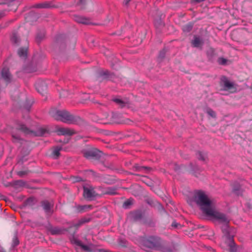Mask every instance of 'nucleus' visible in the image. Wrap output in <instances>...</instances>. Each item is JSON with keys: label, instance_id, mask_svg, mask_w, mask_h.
Masks as SVG:
<instances>
[{"label": "nucleus", "instance_id": "4c0bfd02", "mask_svg": "<svg viewBox=\"0 0 252 252\" xmlns=\"http://www.w3.org/2000/svg\"><path fill=\"white\" fill-rule=\"evenodd\" d=\"M227 60L224 58H220L219 59V62L221 64H225Z\"/></svg>", "mask_w": 252, "mask_h": 252}, {"label": "nucleus", "instance_id": "37998d69", "mask_svg": "<svg viewBox=\"0 0 252 252\" xmlns=\"http://www.w3.org/2000/svg\"><path fill=\"white\" fill-rule=\"evenodd\" d=\"M164 55H165V52L164 51H162L160 52L159 56L161 58H163V57H164Z\"/></svg>", "mask_w": 252, "mask_h": 252}, {"label": "nucleus", "instance_id": "aec40b11", "mask_svg": "<svg viewBox=\"0 0 252 252\" xmlns=\"http://www.w3.org/2000/svg\"><path fill=\"white\" fill-rule=\"evenodd\" d=\"M13 184L15 188H28V184L23 180L15 181Z\"/></svg>", "mask_w": 252, "mask_h": 252}, {"label": "nucleus", "instance_id": "a19ab883", "mask_svg": "<svg viewBox=\"0 0 252 252\" xmlns=\"http://www.w3.org/2000/svg\"><path fill=\"white\" fill-rule=\"evenodd\" d=\"M26 174H27L26 171H19L18 172V175H19L20 176H23V175H25Z\"/></svg>", "mask_w": 252, "mask_h": 252}, {"label": "nucleus", "instance_id": "de8ad7c7", "mask_svg": "<svg viewBox=\"0 0 252 252\" xmlns=\"http://www.w3.org/2000/svg\"><path fill=\"white\" fill-rule=\"evenodd\" d=\"M138 191V190L134 189L133 190V192H132V194L134 195L135 196L137 195L136 191Z\"/></svg>", "mask_w": 252, "mask_h": 252}, {"label": "nucleus", "instance_id": "49530a36", "mask_svg": "<svg viewBox=\"0 0 252 252\" xmlns=\"http://www.w3.org/2000/svg\"><path fill=\"white\" fill-rule=\"evenodd\" d=\"M177 225H178V224H177V223H176V222H173V223H172V226H174V227H177Z\"/></svg>", "mask_w": 252, "mask_h": 252}, {"label": "nucleus", "instance_id": "2eb2a0df", "mask_svg": "<svg viewBox=\"0 0 252 252\" xmlns=\"http://www.w3.org/2000/svg\"><path fill=\"white\" fill-rule=\"evenodd\" d=\"M74 20L77 23L86 25H88L90 23L89 19H87L84 17L80 16H75L74 17Z\"/></svg>", "mask_w": 252, "mask_h": 252}, {"label": "nucleus", "instance_id": "1a4fd4ad", "mask_svg": "<svg viewBox=\"0 0 252 252\" xmlns=\"http://www.w3.org/2000/svg\"><path fill=\"white\" fill-rule=\"evenodd\" d=\"M58 135H72L76 133L74 130L67 127H59L57 129Z\"/></svg>", "mask_w": 252, "mask_h": 252}, {"label": "nucleus", "instance_id": "f03ea898", "mask_svg": "<svg viewBox=\"0 0 252 252\" xmlns=\"http://www.w3.org/2000/svg\"><path fill=\"white\" fill-rule=\"evenodd\" d=\"M50 114L55 119L68 124H76L80 119L79 117L74 116L64 110H52L50 111Z\"/></svg>", "mask_w": 252, "mask_h": 252}, {"label": "nucleus", "instance_id": "c756f323", "mask_svg": "<svg viewBox=\"0 0 252 252\" xmlns=\"http://www.w3.org/2000/svg\"><path fill=\"white\" fill-rule=\"evenodd\" d=\"M132 204V200L128 199L126 201H125L123 203V207L124 208L128 209L129 208V206Z\"/></svg>", "mask_w": 252, "mask_h": 252}, {"label": "nucleus", "instance_id": "9d476101", "mask_svg": "<svg viewBox=\"0 0 252 252\" xmlns=\"http://www.w3.org/2000/svg\"><path fill=\"white\" fill-rule=\"evenodd\" d=\"M1 76L6 83H9L11 80L12 76L9 72V69L7 67L2 68L1 72Z\"/></svg>", "mask_w": 252, "mask_h": 252}, {"label": "nucleus", "instance_id": "09e8293b", "mask_svg": "<svg viewBox=\"0 0 252 252\" xmlns=\"http://www.w3.org/2000/svg\"><path fill=\"white\" fill-rule=\"evenodd\" d=\"M24 196H22V195H21L20 196H19L18 197V199H19V200H22L23 198H24Z\"/></svg>", "mask_w": 252, "mask_h": 252}, {"label": "nucleus", "instance_id": "f3484780", "mask_svg": "<svg viewBox=\"0 0 252 252\" xmlns=\"http://www.w3.org/2000/svg\"><path fill=\"white\" fill-rule=\"evenodd\" d=\"M64 230L57 227H51L49 228V231L53 235H58L63 233Z\"/></svg>", "mask_w": 252, "mask_h": 252}, {"label": "nucleus", "instance_id": "2f4dec72", "mask_svg": "<svg viewBox=\"0 0 252 252\" xmlns=\"http://www.w3.org/2000/svg\"><path fill=\"white\" fill-rule=\"evenodd\" d=\"M83 187L84 189H93L92 187L91 186L90 182L88 181H85L83 183Z\"/></svg>", "mask_w": 252, "mask_h": 252}, {"label": "nucleus", "instance_id": "ddd939ff", "mask_svg": "<svg viewBox=\"0 0 252 252\" xmlns=\"http://www.w3.org/2000/svg\"><path fill=\"white\" fill-rule=\"evenodd\" d=\"M133 170L135 171L142 172L144 173H149L152 170V168L147 166H140L137 164L133 167Z\"/></svg>", "mask_w": 252, "mask_h": 252}, {"label": "nucleus", "instance_id": "e433bc0d", "mask_svg": "<svg viewBox=\"0 0 252 252\" xmlns=\"http://www.w3.org/2000/svg\"><path fill=\"white\" fill-rule=\"evenodd\" d=\"M48 7V4L47 3H40L36 5L37 8H46Z\"/></svg>", "mask_w": 252, "mask_h": 252}, {"label": "nucleus", "instance_id": "393cba45", "mask_svg": "<svg viewBox=\"0 0 252 252\" xmlns=\"http://www.w3.org/2000/svg\"><path fill=\"white\" fill-rule=\"evenodd\" d=\"M42 84H40L39 83H37L36 84V90H37V91L38 92H39L40 93H42V92L44 91V90H45L46 89V86L45 85V86H42V88H41V85H42L44 83H41Z\"/></svg>", "mask_w": 252, "mask_h": 252}, {"label": "nucleus", "instance_id": "a211bd4d", "mask_svg": "<svg viewBox=\"0 0 252 252\" xmlns=\"http://www.w3.org/2000/svg\"><path fill=\"white\" fill-rule=\"evenodd\" d=\"M90 220V219L89 218H83L79 220L77 222L74 223L73 226L75 227L78 228L83 224L89 222Z\"/></svg>", "mask_w": 252, "mask_h": 252}, {"label": "nucleus", "instance_id": "473e14b6", "mask_svg": "<svg viewBox=\"0 0 252 252\" xmlns=\"http://www.w3.org/2000/svg\"><path fill=\"white\" fill-rule=\"evenodd\" d=\"M113 101L117 104H119L121 107L125 106V102L119 98H115L113 99Z\"/></svg>", "mask_w": 252, "mask_h": 252}, {"label": "nucleus", "instance_id": "c9c22d12", "mask_svg": "<svg viewBox=\"0 0 252 252\" xmlns=\"http://www.w3.org/2000/svg\"><path fill=\"white\" fill-rule=\"evenodd\" d=\"M34 201V199L33 198H29L27 199L25 203L26 205H32L33 202Z\"/></svg>", "mask_w": 252, "mask_h": 252}, {"label": "nucleus", "instance_id": "0eeeda50", "mask_svg": "<svg viewBox=\"0 0 252 252\" xmlns=\"http://www.w3.org/2000/svg\"><path fill=\"white\" fill-rule=\"evenodd\" d=\"M100 151L96 149H90L83 151L84 157L88 159L98 158L100 157Z\"/></svg>", "mask_w": 252, "mask_h": 252}, {"label": "nucleus", "instance_id": "cd10ccee", "mask_svg": "<svg viewBox=\"0 0 252 252\" xmlns=\"http://www.w3.org/2000/svg\"><path fill=\"white\" fill-rule=\"evenodd\" d=\"M61 148L57 147L53 150V154L55 157V158H57L60 155V152Z\"/></svg>", "mask_w": 252, "mask_h": 252}, {"label": "nucleus", "instance_id": "58836bf2", "mask_svg": "<svg viewBox=\"0 0 252 252\" xmlns=\"http://www.w3.org/2000/svg\"><path fill=\"white\" fill-rule=\"evenodd\" d=\"M19 244V241L17 238L15 237L14 238L13 240V246H16Z\"/></svg>", "mask_w": 252, "mask_h": 252}, {"label": "nucleus", "instance_id": "f257e3e1", "mask_svg": "<svg viewBox=\"0 0 252 252\" xmlns=\"http://www.w3.org/2000/svg\"><path fill=\"white\" fill-rule=\"evenodd\" d=\"M184 190L183 193L188 196V201L195 202L204 214L214 205L212 198L202 190H194L192 192Z\"/></svg>", "mask_w": 252, "mask_h": 252}, {"label": "nucleus", "instance_id": "7ed1b4c3", "mask_svg": "<svg viewBox=\"0 0 252 252\" xmlns=\"http://www.w3.org/2000/svg\"><path fill=\"white\" fill-rule=\"evenodd\" d=\"M205 214L218 220L220 223L223 224H228L229 223V220L228 218L224 214L217 211L215 209L214 205L208 211H206Z\"/></svg>", "mask_w": 252, "mask_h": 252}, {"label": "nucleus", "instance_id": "6e6552de", "mask_svg": "<svg viewBox=\"0 0 252 252\" xmlns=\"http://www.w3.org/2000/svg\"><path fill=\"white\" fill-rule=\"evenodd\" d=\"M160 243V238L158 237L151 236L145 241L146 245L149 248H153L157 246Z\"/></svg>", "mask_w": 252, "mask_h": 252}, {"label": "nucleus", "instance_id": "4be33fe9", "mask_svg": "<svg viewBox=\"0 0 252 252\" xmlns=\"http://www.w3.org/2000/svg\"><path fill=\"white\" fill-rule=\"evenodd\" d=\"M73 243L85 251H88L89 249L88 246L83 245L82 242L78 240L74 239L73 240Z\"/></svg>", "mask_w": 252, "mask_h": 252}, {"label": "nucleus", "instance_id": "412c9836", "mask_svg": "<svg viewBox=\"0 0 252 252\" xmlns=\"http://www.w3.org/2000/svg\"><path fill=\"white\" fill-rule=\"evenodd\" d=\"M12 141L14 143H21V141L23 140L21 138L20 135L19 133H17L14 131H13L12 133Z\"/></svg>", "mask_w": 252, "mask_h": 252}, {"label": "nucleus", "instance_id": "39448f33", "mask_svg": "<svg viewBox=\"0 0 252 252\" xmlns=\"http://www.w3.org/2000/svg\"><path fill=\"white\" fill-rule=\"evenodd\" d=\"M17 129L26 134H29L32 136H42L47 132L46 129L44 128H40L37 131L35 132L30 130L23 125H19L17 126Z\"/></svg>", "mask_w": 252, "mask_h": 252}, {"label": "nucleus", "instance_id": "f704fd0d", "mask_svg": "<svg viewBox=\"0 0 252 252\" xmlns=\"http://www.w3.org/2000/svg\"><path fill=\"white\" fill-rule=\"evenodd\" d=\"M207 113L213 118H215L216 116L215 112L211 108H208L207 110Z\"/></svg>", "mask_w": 252, "mask_h": 252}, {"label": "nucleus", "instance_id": "bb28decb", "mask_svg": "<svg viewBox=\"0 0 252 252\" xmlns=\"http://www.w3.org/2000/svg\"><path fill=\"white\" fill-rule=\"evenodd\" d=\"M82 180V178L78 176H71L69 178V181L73 183L79 182Z\"/></svg>", "mask_w": 252, "mask_h": 252}, {"label": "nucleus", "instance_id": "3c124183", "mask_svg": "<svg viewBox=\"0 0 252 252\" xmlns=\"http://www.w3.org/2000/svg\"><path fill=\"white\" fill-rule=\"evenodd\" d=\"M85 0H80L81 2H83Z\"/></svg>", "mask_w": 252, "mask_h": 252}, {"label": "nucleus", "instance_id": "a878e982", "mask_svg": "<svg viewBox=\"0 0 252 252\" xmlns=\"http://www.w3.org/2000/svg\"><path fill=\"white\" fill-rule=\"evenodd\" d=\"M229 246L230 247V252H235L236 251L235 245L233 241V239H232V242L229 241H227Z\"/></svg>", "mask_w": 252, "mask_h": 252}, {"label": "nucleus", "instance_id": "dca6fc26", "mask_svg": "<svg viewBox=\"0 0 252 252\" xmlns=\"http://www.w3.org/2000/svg\"><path fill=\"white\" fill-rule=\"evenodd\" d=\"M53 204L47 200H44L42 202V206L43 209L47 213H50L51 207H53Z\"/></svg>", "mask_w": 252, "mask_h": 252}, {"label": "nucleus", "instance_id": "ea45409f", "mask_svg": "<svg viewBox=\"0 0 252 252\" xmlns=\"http://www.w3.org/2000/svg\"><path fill=\"white\" fill-rule=\"evenodd\" d=\"M162 252H173V251L171 249L169 248H163L162 250Z\"/></svg>", "mask_w": 252, "mask_h": 252}, {"label": "nucleus", "instance_id": "5701e85b", "mask_svg": "<svg viewBox=\"0 0 252 252\" xmlns=\"http://www.w3.org/2000/svg\"><path fill=\"white\" fill-rule=\"evenodd\" d=\"M196 156L199 160L202 161H205L207 158L206 154L200 151H198L196 153Z\"/></svg>", "mask_w": 252, "mask_h": 252}, {"label": "nucleus", "instance_id": "20e7f679", "mask_svg": "<svg viewBox=\"0 0 252 252\" xmlns=\"http://www.w3.org/2000/svg\"><path fill=\"white\" fill-rule=\"evenodd\" d=\"M117 192L115 190H110L108 191H104L101 193H97L94 190H84L83 196L86 199L89 200H93L100 197L102 194L114 195Z\"/></svg>", "mask_w": 252, "mask_h": 252}, {"label": "nucleus", "instance_id": "c85d7f7f", "mask_svg": "<svg viewBox=\"0 0 252 252\" xmlns=\"http://www.w3.org/2000/svg\"><path fill=\"white\" fill-rule=\"evenodd\" d=\"M11 40L12 42L18 44L19 43V38L16 33H14L11 37Z\"/></svg>", "mask_w": 252, "mask_h": 252}, {"label": "nucleus", "instance_id": "4468645a", "mask_svg": "<svg viewBox=\"0 0 252 252\" xmlns=\"http://www.w3.org/2000/svg\"><path fill=\"white\" fill-rule=\"evenodd\" d=\"M93 206L91 205H76L75 208L78 213H83L91 209Z\"/></svg>", "mask_w": 252, "mask_h": 252}, {"label": "nucleus", "instance_id": "f8f14e48", "mask_svg": "<svg viewBox=\"0 0 252 252\" xmlns=\"http://www.w3.org/2000/svg\"><path fill=\"white\" fill-rule=\"evenodd\" d=\"M247 182L244 180H239L233 182L231 183V187L233 189H240L241 188L246 187L245 184Z\"/></svg>", "mask_w": 252, "mask_h": 252}, {"label": "nucleus", "instance_id": "b1692460", "mask_svg": "<svg viewBox=\"0 0 252 252\" xmlns=\"http://www.w3.org/2000/svg\"><path fill=\"white\" fill-rule=\"evenodd\" d=\"M18 54L20 57L26 58L27 54V49L23 48L19 49Z\"/></svg>", "mask_w": 252, "mask_h": 252}, {"label": "nucleus", "instance_id": "9b49d317", "mask_svg": "<svg viewBox=\"0 0 252 252\" xmlns=\"http://www.w3.org/2000/svg\"><path fill=\"white\" fill-rule=\"evenodd\" d=\"M228 224H224V226L222 227V231L224 236L227 241L232 242L233 236L231 234Z\"/></svg>", "mask_w": 252, "mask_h": 252}, {"label": "nucleus", "instance_id": "c03bdc74", "mask_svg": "<svg viewBox=\"0 0 252 252\" xmlns=\"http://www.w3.org/2000/svg\"><path fill=\"white\" fill-rule=\"evenodd\" d=\"M114 122L117 123H127V122H126V121H124V122H119V121H114Z\"/></svg>", "mask_w": 252, "mask_h": 252}, {"label": "nucleus", "instance_id": "423d86ee", "mask_svg": "<svg viewBox=\"0 0 252 252\" xmlns=\"http://www.w3.org/2000/svg\"><path fill=\"white\" fill-rule=\"evenodd\" d=\"M220 85L223 87V90L224 91H228L231 93L235 92L236 91V88L235 87L234 83L230 82L225 76L221 77Z\"/></svg>", "mask_w": 252, "mask_h": 252}, {"label": "nucleus", "instance_id": "a18cd8bd", "mask_svg": "<svg viewBox=\"0 0 252 252\" xmlns=\"http://www.w3.org/2000/svg\"><path fill=\"white\" fill-rule=\"evenodd\" d=\"M109 74V71H106L104 72V73H103V75H104L107 76V75H108Z\"/></svg>", "mask_w": 252, "mask_h": 252}, {"label": "nucleus", "instance_id": "7c9ffc66", "mask_svg": "<svg viewBox=\"0 0 252 252\" xmlns=\"http://www.w3.org/2000/svg\"><path fill=\"white\" fill-rule=\"evenodd\" d=\"M197 171H198V173L200 172V169L198 168V166H194L193 167H192V169L190 172L194 174L196 177H198Z\"/></svg>", "mask_w": 252, "mask_h": 252}, {"label": "nucleus", "instance_id": "79ce46f5", "mask_svg": "<svg viewBox=\"0 0 252 252\" xmlns=\"http://www.w3.org/2000/svg\"><path fill=\"white\" fill-rule=\"evenodd\" d=\"M233 193L234 194H236V195H239V192L242 191V190H237V189H235V190H233Z\"/></svg>", "mask_w": 252, "mask_h": 252}, {"label": "nucleus", "instance_id": "8fccbe9b", "mask_svg": "<svg viewBox=\"0 0 252 252\" xmlns=\"http://www.w3.org/2000/svg\"><path fill=\"white\" fill-rule=\"evenodd\" d=\"M247 205H248V207L249 208L251 209V205H250V204H247Z\"/></svg>", "mask_w": 252, "mask_h": 252}, {"label": "nucleus", "instance_id": "6ab92c4d", "mask_svg": "<svg viewBox=\"0 0 252 252\" xmlns=\"http://www.w3.org/2000/svg\"><path fill=\"white\" fill-rule=\"evenodd\" d=\"M192 45L195 47H199L203 44L202 40L198 37L195 36L191 42Z\"/></svg>", "mask_w": 252, "mask_h": 252}, {"label": "nucleus", "instance_id": "72a5a7b5", "mask_svg": "<svg viewBox=\"0 0 252 252\" xmlns=\"http://www.w3.org/2000/svg\"><path fill=\"white\" fill-rule=\"evenodd\" d=\"M192 26L191 24H188L183 27V30L184 32H189L191 30Z\"/></svg>", "mask_w": 252, "mask_h": 252}]
</instances>
